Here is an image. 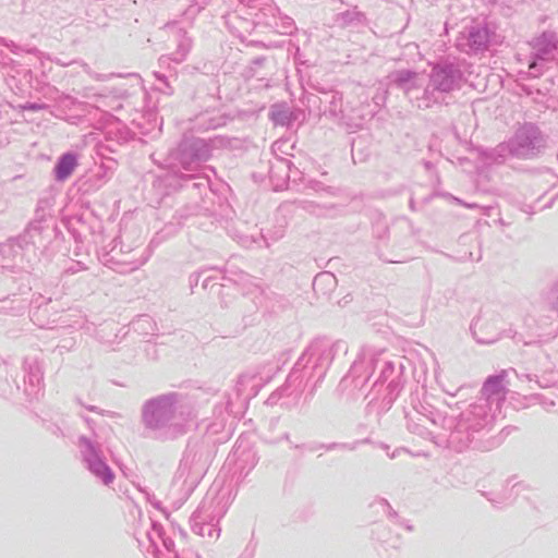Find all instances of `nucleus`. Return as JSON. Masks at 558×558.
<instances>
[{
	"mask_svg": "<svg viewBox=\"0 0 558 558\" xmlns=\"http://www.w3.org/2000/svg\"><path fill=\"white\" fill-rule=\"evenodd\" d=\"M501 384L502 379L500 377H489L484 385V390L488 395L497 393L501 389Z\"/></svg>",
	"mask_w": 558,
	"mask_h": 558,
	"instance_id": "2",
	"label": "nucleus"
},
{
	"mask_svg": "<svg viewBox=\"0 0 558 558\" xmlns=\"http://www.w3.org/2000/svg\"><path fill=\"white\" fill-rule=\"evenodd\" d=\"M112 477H113V476H112L111 474H108V476L106 477V482H107V483H108V482H110V481L112 480Z\"/></svg>",
	"mask_w": 558,
	"mask_h": 558,
	"instance_id": "3",
	"label": "nucleus"
},
{
	"mask_svg": "<svg viewBox=\"0 0 558 558\" xmlns=\"http://www.w3.org/2000/svg\"><path fill=\"white\" fill-rule=\"evenodd\" d=\"M76 167V159L73 155L66 154L63 155L57 166H56V175L59 180L66 179Z\"/></svg>",
	"mask_w": 558,
	"mask_h": 558,
	"instance_id": "1",
	"label": "nucleus"
}]
</instances>
